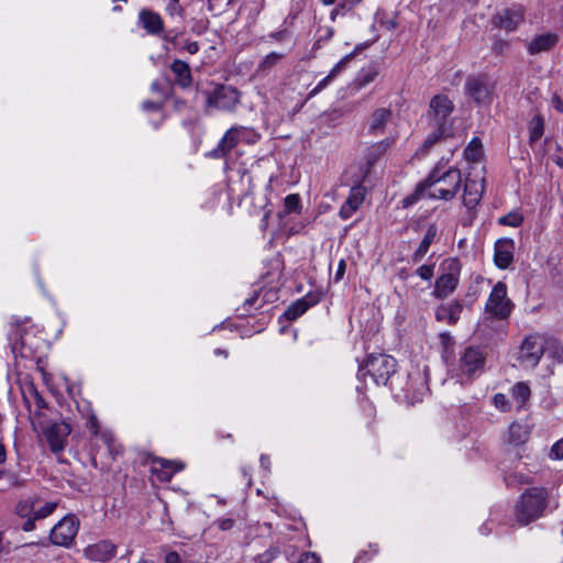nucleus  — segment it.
I'll use <instances>...</instances> for the list:
<instances>
[{
  "label": "nucleus",
  "mask_w": 563,
  "mask_h": 563,
  "mask_svg": "<svg viewBox=\"0 0 563 563\" xmlns=\"http://www.w3.org/2000/svg\"><path fill=\"white\" fill-rule=\"evenodd\" d=\"M184 467L185 465L181 462L157 457L153 460L151 471L158 482L166 483L169 482L177 472L183 471Z\"/></svg>",
  "instance_id": "obj_16"
},
{
  "label": "nucleus",
  "mask_w": 563,
  "mask_h": 563,
  "mask_svg": "<svg viewBox=\"0 0 563 563\" xmlns=\"http://www.w3.org/2000/svg\"><path fill=\"white\" fill-rule=\"evenodd\" d=\"M214 354H216V355H221V356H223V357H228V352H227L225 350L217 349V350L214 351Z\"/></svg>",
  "instance_id": "obj_60"
},
{
  "label": "nucleus",
  "mask_w": 563,
  "mask_h": 563,
  "mask_svg": "<svg viewBox=\"0 0 563 563\" xmlns=\"http://www.w3.org/2000/svg\"><path fill=\"white\" fill-rule=\"evenodd\" d=\"M390 119H391V111L389 109L380 108V109L375 110L372 113L371 119H369V125H368L369 132L375 135L382 134L385 130L386 124L390 121Z\"/></svg>",
  "instance_id": "obj_25"
},
{
  "label": "nucleus",
  "mask_w": 563,
  "mask_h": 563,
  "mask_svg": "<svg viewBox=\"0 0 563 563\" xmlns=\"http://www.w3.org/2000/svg\"><path fill=\"white\" fill-rule=\"evenodd\" d=\"M494 405L496 408L503 410V411H506L509 409V405H508V401H507V398L504 394H496L494 396Z\"/></svg>",
  "instance_id": "obj_44"
},
{
  "label": "nucleus",
  "mask_w": 563,
  "mask_h": 563,
  "mask_svg": "<svg viewBox=\"0 0 563 563\" xmlns=\"http://www.w3.org/2000/svg\"><path fill=\"white\" fill-rule=\"evenodd\" d=\"M299 563H321L320 559L314 553H305L301 555Z\"/></svg>",
  "instance_id": "obj_52"
},
{
  "label": "nucleus",
  "mask_w": 563,
  "mask_h": 563,
  "mask_svg": "<svg viewBox=\"0 0 563 563\" xmlns=\"http://www.w3.org/2000/svg\"><path fill=\"white\" fill-rule=\"evenodd\" d=\"M484 192V178L467 177L464 183V191L462 196L463 206L466 208L468 221L475 216V209L481 202Z\"/></svg>",
  "instance_id": "obj_13"
},
{
  "label": "nucleus",
  "mask_w": 563,
  "mask_h": 563,
  "mask_svg": "<svg viewBox=\"0 0 563 563\" xmlns=\"http://www.w3.org/2000/svg\"><path fill=\"white\" fill-rule=\"evenodd\" d=\"M240 102V92L231 86H217L207 93V106L222 111H232Z\"/></svg>",
  "instance_id": "obj_10"
},
{
  "label": "nucleus",
  "mask_w": 563,
  "mask_h": 563,
  "mask_svg": "<svg viewBox=\"0 0 563 563\" xmlns=\"http://www.w3.org/2000/svg\"><path fill=\"white\" fill-rule=\"evenodd\" d=\"M184 48L189 54H196L199 51V44L197 42H189L184 46Z\"/></svg>",
  "instance_id": "obj_53"
},
{
  "label": "nucleus",
  "mask_w": 563,
  "mask_h": 563,
  "mask_svg": "<svg viewBox=\"0 0 563 563\" xmlns=\"http://www.w3.org/2000/svg\"><path fill=\"white\" fill-rule=\"evenodd\" d=\"M543 130L542 118L539 115L533 117L529 124L530 143L537 142L542 136Z\"/></svg>",
  "instance_id": "obj_33"
},
{
  "label": "nucleus",
  "mask_w": 563,
  "mask_h": 563,
  "mask_svg": "<svg viewBox=\"0 0 563 563\" xmlns=\"http://www.w3.org/2000/svg\"><path fill=\"white\" fill-rule=\"evenodd\" d=\"M453 110L454 104L446 95L438 93L433 96L427 111L430 125L434 129L448 130Z\"/></svg>",
  "instance_id": "obj_7"
},
{
  "label": "nucleus",
  "mask_w": 563,
  "mask_h": 563,
  "mask_svg": "<svg viewBox=\"0 0 563 563\" xmlns=\"http://www.w3.org/2000/svg\"><path fill=\"white\" fill-rule=\"evenodd\" d=\"M140 20L145 30L150 33H158L163 29V21L159 14L152 11H142L140 13Z\"/></svg>",
  "instance_id": "obj_28"
},
{
  "label": "nucleus",
  "mask_w": 563,
  "mask_h": 563,
  "mask_svg": "<svg viewBox=\"0 0 563 563\" xmlns=\"http://www.w3.org/2000/svg\"><path fill=\"white\" fill-rule=\"evenodd\" d=\"M512 302L507 297V287L504 283L498 282L492 289L485 305V310L494 318L503 320L510 316L512 311Z\"/></svg>",
  "instance_id": "obj_9"
},
{
  "label": "nucleus",
  "mask_w": 563,
  "mask_h": 563,
  "mask_svg": "<svg viewBox=\"0 0 563 563\" xmlns=\"http://www.w3.org/2000/svg\"><path fill=\"white\" fill-rule=\"evenodd\" d=\"M87 428L92 432L93 435L99 434V421L93 413L89 415L88 417Z\"/></svg>",
  "instance_id": "obj_46"
},
{
  "label": "nucleus",
  "mask_w": 563,
  "mask_h": 563,
  "mask_svg": "<svg viewBox=\"0 0 563 563\" xmlns=\"http://www.w3.org/2000/svg\"><path fill=\"white\" fill-rule=\"evenodd\" d=\"M559 42L556 33L548 32L536 35L527 45L530 55H538L553 48Z\"/></svg>",
  "instance_id": "obj_20"
},
{
  "label": "nucleus",
  "mask_w": 563,
  "mask_h": 563,
  "mask_svg": "<svg viewBox=\"0 0 563 563\" xmlns=\"http://www.w3.org/2000/svg\"><path fill=\"white\" fill-rule=\"evenodd\" d=\"M482 142L478 137H474L471 140L466 148L464 150V157L467 161L476 162L482 156Z\"/></svg>",
  "instance_id": "obj_31"
},
{
  "label": "nucleus",
  "mask_w": 563,
  "mask_h": 563,
  "mask_svg": "<svg viewBox=\"0 0 563 563\" xmlns=\"http://www.w3.org/2000/svg\"><path fill=\"white\" fill-rule=\"evenodd\" d=\"M440 268L441 274L435 279L432 295L438 299H443L457 288L462 264L457 257H449L441 263Z\"/></svg>",
  "instance_id": "obj_5"
},
{
  "label": "nucleus",
  "mask_w": 563,
  "mask_h": 563,
  "mask_svg": "<svg viewBox=\"0 0 563 563\" xmlns=\"http://www.w3.org/2000/svg\"><path fill=\"white\" fill-rule=\"evenodd\" d=\"M70 432V424L64 421L51 423L43 431L44 437L54 453L64 451Z\"/></svg>",
  "instance_id": "obj_15"
},
{
  "label": "nucleus",
  "mask_w": 563,
  "mask_h": 563,
  "mask_svg": "<svg viewBox=\"0 0 563 563\" xmlns=\"http://www.w3.org/2000/svg\"><path fill=\"white\" fill-rule=\"evenodd\" d=\"M260 461H261V465H262L264 468H266V470H268V468H269V464H271V462H269V459H268L267 456L262 455Z\"/></svg>",
  "instance_id": "obj_57"
},
{
  "label": "nucleus",
  "mask_w": 563,
  "mask_h": 563,
  "mask_svg": "<svg viewBox=\"0 0 563 563\" xmlns=\"http://www.w3.org/2000/svg\"><path fill=\"white\" fill-rule=\"evenodd\" d=\"M462 310L463 306L459 301L441 305L435 311V318L438 321L455 324L461 317Z\"/></svg>",
  "instance_id": "obj_23"
},
{
  "label": "nucleus",
  "mask_w": 563,
  "mask_h": 563,
  "mask_svg": "<svg viewBox=\"0 0 563 563\" xmlns=\"http://www.w3.org/2000/svg\"><path fill=\"white\" fill-rule=\"evenodd\" d=\"M268 216H269V211H264V213H263V221H266Z\"/></svg>",
  "instance_id": "obj_63"
},
{
  "label": "nucleus",
  "mask_w": 563,
  "mask_h": 563,
  "mask_svg": "<svg viewBox=\"0 0 563 563\" xmlns=\"http://www.w3.org/2000/svg\"><path fill=\"white\" fill-rule=\"evenodd\" d=\"M7 457L5 449L2 443H0V464L4 463Z\"/></svg>",
  "instance_id": "obj_58"
},
{
  "label": "nucleus",
  "mask_w": 563,
  "mask_h": 563,
  "mask_svg": "<svg viewBox=\"0 0 563 563\" xmlns=\"http://www.w3.org/2000/svg\"><path fill=\"white\" fill-rule=\"evenodd\" d=\"M365 194L366 189L362 185L352 187L346 201L339 211L340 217L344 220L350 219L363 203Z\"/></svg>",
  "instance_id": "obj_18"
},
{
  "label": "nucleus",
  "mask_w": 563,
  "mask_h": 563,
  "mask_svg": "<svg viewBox=\"0 0 563 563\" xmlns=\"http://www.w3.org/2000/svg\"><path fill=\"white\" fill-rule=\"evenodd\" d=\"M56 503L45 501L38 498L21 500L16 506V514L19 517L25 519L22 529L24 531L33 530L34 521L44 519L52 515L56 509Z\"/></svg>",
  "instance_id": "obj_6"
},
{
  "label": "nucleus",
  "mask_w": 563,
  "mask_h": 563,
  "mask_svg": "<svg viewBox=\"0 0 563 563\" xmlns=\"http://www.w3.org/2000/svg\"><path fill=\"white\" fill-rule=\"evenodd\" d=\"M277 555V551L275 549H269L266 552L260 554L255 560L257 563H269Z\"/></svg>",
  "instance_id": "obj_43"
},
{
  "label": "nucleus",
  "mask_w": 563,
  "mask_h": 563,
  "mask_svg": "<svg viewBox=\"0 0 563 563\" xmlns=\"http://www.w3.org/2000/svg\"><path fill=\"white\" fill-rule=\"evenodd\" d=\"M117 553V547L108 541L102 540L85 548L84 555L91 561L107 562Z\"/></svg>",
  "instance_id": "obj_17"
},
{
  "label": "nucleus",
  "mask_w": 563,
  "mask_h": 563,
  "mask_svg": "<svg viewBox=\"0 0 563 563\" xmlns=\"http://www.w3.org/2000/svg\"><path fill=\"white\" fill-rule=\"evenodd\" d=\"M515 244L509 239L498 240L495 244L494 261L497 267L506 269L510 266L514 260Z\"/></svg>",
  "instance_id": "obj_19"
},
{
  "label": "nucleus",
  "mask_w": 563,
  "mask_h": 563,
  "mask_svg": "<svg viewBox=\"0 0 563 563\" xmlns=\"http://www.w3.org/2000/svg\"><path fill=\"white\" fill-rule=\"evenodd\" d=\"M170 69L175 75L179 86L185 88L191 85L192 77L187 63L180 59H175L170 66Z\"/></svg>",
  "instance_id": "obj_26"
},
{
  "label": "nucleus",
  "mask_w": 563,
  "mask_h": 563,
  "mask_svg": "<svg viewBox=\"0 0 563 563\" xmlns=\"http://www.w3.org/2000/svg\"><path fill=\"white\" fill-rule=\"evenodd\" d=\"M388 145H389V141H387V140L373 145L368 150L367 164L368 165L374 164L377 161V158L379 157V155L387 148Z\"/></svg>",
  "instance_id": "obj_34"
},
{
  "label": "nucleus",
  "mask_w": 563,
  "mask_h": 563,
  "mask_svg": "<svg viewBox=\"0 0 563 563\" xmlns=\"http://www.w3.org/2000/svg\"><path fill=\"white\" fill-rule=\"evenodd\" d=\"M553 103L558 111L563 112V101L559 97L553 98Z\"/></svg>",
  "instance_id": "obj_55"
},
{
  "label": "nucleus",
  "mask_w": 563,
  "mask_h": 563,
  "mask_svg": "<svg viewBox=\"0 0 563 563\" xmlns=\"http://www.w3.org/2000/svg\"><path fill=\"white\" fill-rule=\"evenodd\" d=\"M78 520L75 516H65L51 530V540L57 545H68L78 532Z\"/></svg>",
  "instance_id": "obj_14"
},
{
  "label": "nucleus",
  "mask_w": 563,
  "mask_h": 563,
  "mask_svg": "<svg viewBox=\"0 0 563 563\" xmlns=\"http://www.w3.org/2000/svg\"><path fill=\"white\" fill-rule=\"evenodd\" d=\"M166 12L172 15H181L183 9L179 5V0H167Z\"/></svg>",
  "instance_id": "obj_41"
},
{
  "label": "nucleus",
  "mask_w": 563,
  "mask_h": 563,
  "mask_svg": "<svg viewBox=\"0 0 563 563\" xmlns=\"http://www.w3.org/2000/svg\"><path fill=\"white\" fill-rule=\"evenodd\" d=\"M256 300H257V295L255 294L254 296H252L251 298H247L244 301V306L252 307L253 305H255Z\"/></svg>",
  "instance_id": "obj_56"
},
{
  "label": "nucleus",
  "mask_w": 563,
  "mask_h": 563,
  "mask_svg": "<svg viewBox=\"0 0 563 563\" xmlns=\"http://www.w3.org/2000/svg\"><path fill=\"white\" fill-rule=\"evenodd\" d=\"M549 456L552 460H563V438L552 445Z\"/></svg>",
  "instance_id": "obj_40"
},
{
  "label": "nucleus",
  "mask_w": 563,
  "mask_h": 563,
  "mask_svg": "<svg viewBox=\"0 0 563 563\" xmlns=\"http://www.w3.org/2000/svg\"><path fill=\"white\" fill-rule=\"evenodd\" d=\"M526 9L521 4H514L498 11L492 19V23L506 32H515L525 21Z\"/></svg>",
  "instance_id": "obj_12"
},
{
  "label": "nucleus",
  "mask_w": 563,
  "mask_h": 563,
  "mask_svg": "<svg viewBox=\"0 0 563 563\" xmlns=\"http://www.w3.org/2000/svg\"><path fill=\"white\" fill-rule=\"evenodd\" d=\"M353 56H354V54L350 53V54L345 55L344 57H342L329 71L330 77H332L334 79L341 71H343L345 69L347 63L353 58Z\"/></svg>",
  "instance_id": "obj_37"
},
{
  "label": "nucleus",
  "mask_w": 563,
  "mask_h": 563,
  "mask_svg": "<svg viewBox=\"0 0 563 563\" xmlns=\"http://www.w3.org/2000/svg\"><path fill=\"white\" fill-rule=\"evenodd\" d=\"M523 221V217L517 212H510L500 219V223L509 227L517 228Z\"/></svg>",
  "instance_id": "obj_38"
},
{
  "label": "nucleus",
  "mask_w": 563,
  "mask_h": 563,
  "mask_svg": "<svg viewBox=\"0 0 563 563\" xmlns=\"http://www.w3.org/2000/svg\"><path fill=\"white\" fill-rule=\"evenodd\" d=\"M309 309V303L305 299H299L289 306L284 316L287 320H295L301 314H303Z\"/></svg>",
  "instance_id": "obj_30"
},
{
  "label": "nucleus",
  "mask_w": 563,
  "mask_h": 563,
  "mask_svg": "<svg viewBox=\"0 0 563 563\" xmlns=\"http://www.w3.org/2000/svg\"><path fill=\"white\" fill-rule=\"evenodd\" d=\"M529 433V428L526 424L514 422L508 429L507 441L510 444L519 445L528 440Z\"/></svg>",
  "instance_id": "obj_27"
},
{
  "label": "nucleus",
  "mask_w": 563,
  "mask_h": 563,
  "mask_svg": "<svg viewBox=\"0 0 563 563\" xmlns=\"http://www.w3.org/2000/svg\"><path fill=\"white\" fill-rule=\"evenodd\" d=\"M410 379H415L416 383L419 384V389H418V394L419 395H413L411 397V400L412 401H420L422 399V396L427 393L428 390V386H427V383H426V378L423 375H421L420 373H417V375L413 377L410 375Z\"/></svg>",
  "instance_id": "obj_36"
},
{
  "label": "nucleus",
  "mask_w": 563,
  "mask_h": 563,
  "mask_svg": "<svg viewBox=\"0 0 563 563\" xmlns=\"http://www.w3.org/2000/svg\"><path fill=\"white\" fill-rule=\"evenodd\" d=\"M554 162H555L558 165L563 166V162H562V159H559V158H558V159H555Z\"/></svg>",
  "instance_id": "obj_64"
},
{
  "label": "nucleus",
  "mask_w": 563,
  "mask_h": 563,
  "mask_svg": "<svg viewBox=\"0 0 563 563\" xmlns=\"http://www.w3.org/2000/svg\"><path fill=\"white\" fill-rule=\"evenodd\" d=\"M484 363V357L482 353L477 349L468 347L465 350L463 356L461 357V369L467 374L472 375L477 369L482 368Z\"/></svg>",
  "instance_id": "obj_22"
},
{
  "label": "nucleus",
  "mask_w": 563,
  "mask_h": 563,
  "mask_svg": "<svg viewBox=\"0 0 563 563\" xmlns=\"http://www.w3.org/2000/svg\"><path fill=\"white\" fill-rule=\"evenodd\" d=\"M508 46L507 42H499L494 45L495 51L501 52L504 48Z\"/></svg>",
  "instance_id": "obj_59"
},
{
  "label": "nucleus",
  "mask_w": 563,
  "mask_h": 563,
  "mask_svg": "<svg viewBox=\"0 0 563 563\" xmlns=\"http://www.w3.org/2000/svg\"><path fill=\"white\" fill-rule=\"evenodd\" d=\"M142 107L144 110H158L159 109V104L156 102H152V101L143 102Z\"/></svg>",
  "instance_id": "obj_54"
},
{
  "label": "nucleus",
  "mask_w": 563,
  "mask_h": 563,
  "mask_svg": "<svg viewBox=\"0 0 563 563\" xmlns=\"http://www.w3.org/2000/svg\"><path fill=\"white\" fill-rule=\"evenodd\" d=\"M214 523L220 530L228 531L233 528L234 520L232 518H220Z\"/></svg>",
  "instance_id": "obj_48"
},
{
  "label": "nucleus",
  "mask_w": 563,
  "mask_h": 563,
  "mask_svg": "<svg viewBox=\"0 0 563 563\" xmlns=\"http://www.w3.org/2000/svg\"><path fill=\"white\" fill-rule=\"evenodd\" d=\"M545 338L540 334H530L521 343L518 361L522 367L534 368L545 351Z\"/></svg>",
  "instance_id": "obj_8"
},
{
  "label": "nucleus",
  "mask_w": 563,
  "mask_h": 563,
  "mask_svg": "<svg viewBox=\"0 0 563 563\" xmlns=\"http://www.w3.org/2000/svg\"><path fill=\"white\" fill-rule=\"evenodd\" d=\"M345 268H346L345 261L344 260H340V262L338 264L336 272H335V276H334V280L335 282H340L343 278L344 273H345Z\"/></svg>",
  "instance_id": "obj_51"
},
{
  "label": "nucleus",
  "mask_w": 563,
  "mask_h": 563,
  "mask_svg": "<svg viewBox=\"0 0 563 563\" xmlns=\"http://www.w3.org/2000/svg\"><path fill=\"white\" fill-rule=\"evenodd\" d=\"M323 4L330 5L335 2V0H321Z\"/></svg>",
  "instance_id": "obj_62"
},
{
  "label": "nucleus",
  "mask_w": 563,
  "mask_h": 563,
  "mask_svg": "<svg viewBox=\"0 0 563 563\" xmlns=\"http://www.w3.org/2000/svg\"><path fill=\"white\" fill-rule=\"evenodd\" d=\"M285 57V54L277 53V52H271L267 54L257 65L256 67V74L257 75H266L269 73L276 65H278L283 58Z\"/></svg>",
  "instance_id": "obj_29"
},
{
  "label": "nucleus",
  "mask_w": 563,
  "mask_h": 563,
  "mask_svg": "<svg viewBox=\"0 0 563 563\" xmlns=\"http://www.w3.org/2000/svg\"><path fill=\"white\" fill-rule=\"evenodd\" d=\"M137 563H154V561L142 558L137 561Z\"/></svg>",
  "instance_id": "obj_61"
},
{
  "label": "nucleus",
  "mask_w": 563,
  "mask_h": 563,
  "mask_svg": "<svg viewBox=\"0 0 563 563\" xmlns=\"http://www.w3.org/2000/svg\"><path fill=\"white\" fill-rule=\"evenodd\" d=\"M397 361L386 354H371L361 366L363 377L369 376L374 384L386 385L391 375L396 373Z\"/></svg>",
  "instance_id": "obj_4"
},
{
  "label": "nucleus",
  "mask_w": 563,
  "mask_h": 563,
  "mask_svg": "<svg viewBox=\"0 0 563 563\" xmlns=\"http://www.w3.org/2000/svg\"><path fill=\"white\" fill-rule=\"evenodd\" d=\"M530 388L526 383H517L511 390V395L519 406H522L530 397Z\"/></svg>",
  "instance_id": "obj_32"
},
{
  "label": "nucleus",
  "mask_w": 563,
  "mask_h": 563,
  "mask_svg": "<svg viewBox=\"0 0 563 563\" xmlns=\"http://www.w3.org/2000/svg\"><path fill=\"white\" fill-rule=\"evenodd\" d=\"M333 80L332 77H330V75L328 74V76H325L323 79H321L317 86L311 90L310 95H316L318 93L319 91H321L322 89H324L331 81Z\"/></svg>",
  "instance_id": "obj_49"
},
{
  "label": "nucleus",
  "mask_w": 563,
  "mask_h": 563,
  "mask_svg": "<svg viewBox=\"0 0 563 563\" xmlns=\"http://www.w3.org/2000/svg\"><path fill=\"white\" fill-rule=\"evenodd\" d=\"M284 208L287 213L298 212L300 210V198L298 195L291 194L286 196Z\"/></svg>",
  "instance_id": "obj_35"
},
{
  "label": "nucleus",
  "mask_w": 563,
  "mask_h": 563,
  "mask_svg": "<svg viewBox=\"0 0 563 563\" xmlns=\"http://www.w3.org/2000/svg\"><path fill=\"white\" fill-rule=\"evenodd\" d=\"M466 93L478 104H489L493 101L494 82L484 75L470 77L465 82Z\"/></svg>",
  "instance_id": "obj_11"
},
{
  "label": "nucleus",
  "mask_w": 563,
  "mask_h": 563,
  "mask_svg": "<svg viewBox=\"0 0 563 563\" xmlns=\"http://www.w3.org/2000/svg\"><path fill=\"white\" fill-rule=\"evenodd\" d=\"M375 77H376L375 71H369V73L365 74L364 76L358 78V86L364 87V86L368 85L369 82H372L375 79Z\"/></svg>",
  "instance_id": "obj_50"
},
{
  "label": "nucleus",
  "mask_w": 563,
  "mask_h": 563,
  "mask_svg": "<svg viewBox=\"0 0 563 563\" xmlns=\"http://www.w3.org/2000/svg\"><path fill=\"white\" fill-rule=\"evenodd\" d=\"M461 184L462 174L460 169L450 167L448 170L442 172L439 167H435L431 174L417 186L411 195L404 198L402 206L408 208L422 197L449 201L456 196Z\"/></svg>",
  "instance_id": "obj_1"
},
{
  "label": "nucleus",
  "mask_w": 563,
  "mask_h": 563,
  "mask_svg": "<svg viewBox=\"0 0 563 563\" xmlns=\"http://www.w3.org/2000/svg\"><path fill=\"white\" fill-rule=\"evenodd\" d=\"M33 329V325L27 324V322L18 323L10 334L11 340H13L12 350L23 352L26 347H32V342L30 340V330Z\"/></svg>",
  "instance_id": "obj_21"
},
{
  "label": "nucleus",
  "mask_w": 563,
  "mask_h": 563,
  "mask_svg": "<svg viewBox=\"0 0 563 563\" xmlns=\"http://www.w3.org/2000/svg\"><path fill=\"white\" fill-rule=\"evenodd\" d=\"M100 438L101 440L106 443V445L108 446L110 453H115L117 451L113 449V435L110 431H103L100 433Z\"/></svg>",
  "instance_id": "obj_45"
},
{
  "label": "nucleus",
  "mask_w": 563,
  "mask_h": 563,
  "mask_svg": "<svg viewBox=\"0 0 563 563\" xmlns=\"http://www.w3.org/2000/svg\"><path fill=\"white\" fill-rule=\"evenodd\" d=\"M445 132H446V130H439V129H435V132H433L432 134H430V135L426 139V141H424V143H423L424 147H430V146H432L433 144H435V143L439 141V139H440L442 135H444V134H445Z\"/></svg>",
  "instance_id": "obj_42"
},
{
  "label": "nucleus",
  "mask_w": 563,
  "mask_h": 563,
  "mask_svg": "<svg viewBox=\"0 0 563 563\" xmlns=\"http://www.w3.org/2000/svg\"><path fill=\"white\" fill-rule=\"evenodd\" d=\"M417 275L423 280H430L434 274L433 265H421L417 268Z\"/></svg>",
  "instance_id": "obj_39"
},
{
  "label": "nucleus",
  "mask_w": 563,
  "mask_h": 563,
  "mask_svg": "<svg viewBox=\"0 0 563 563\" xmlns=\"http://www.w3.org/2000/svg\"><path fill=\"white\" fill-rule=\"evenodd\" d=\"M289 33L286 30H280L276 32H272L267 35V38H269L272 42H283L286 38H288Z\"/></svg>",
  "instance_id": "obj_47"
},
{
  "label": "nucleus",
  "mask_w": 563,
  "mask_h": 563,
  "mask_svg": "<svg viewBox=\"0 0 563 563\" xmlns=\"http://www.w3.org/2000/svg\"><path fill=\"white\" fill-rule=\"evenodd\" d=\"M437 235H438L437 225L429 224L419 246L411 255V260L413 263H419L423 258V256L428 253L430 245L434 242Z\"/></svg>",
  "instance_id": "obj_24"
},
{
  "label": "nucleus",
  "mask_w": 563,
  "mask_h": 563,
  "mask_svg": "<svg viewBox=\"0 0 563 563\" xmlns=\"http://www.w3.org/2000/svg\"><path fill=\"white\" fill-rule=\"evenodd\" d=\"M551 503L554 508H558L559 498L552 496V490L544 487H531L521 495L516 507V518L521 525H528L540 518Z\"/></svg>",
  "instance_id": "obj_2"
},
{
  "label": "nucleus",
  "mask_w": 563,
  "mask_h": 563,
  "mask_svg": "<svg viewBox=\"0 0 563 563\" xmlns=\"http://www.w3.org/2000/svg\"><path fill=\"white\" fill-rule=\"evenodd\" d=\"M260 139L261 134L255 129L244 125H234L224 133L217 147L210 151L207 156L210 158H222L239 143L255 144Z\"/></svg>",
  "instance_id": "obj_3"
}]
</instances>
